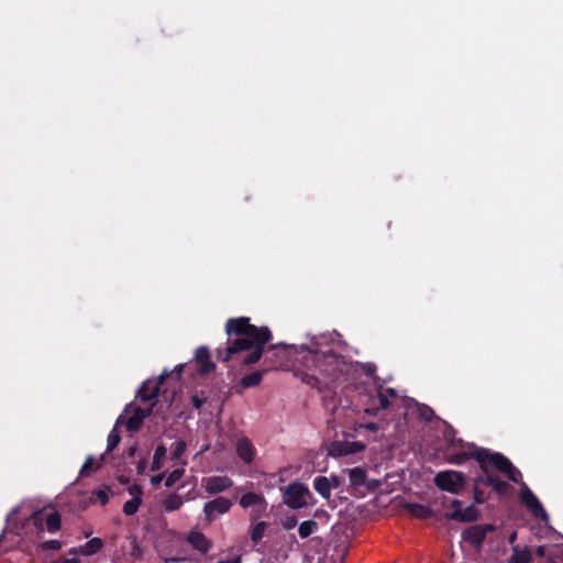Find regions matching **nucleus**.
<instances>
[{
	"instance_id": "473e14b6",
	"label": "nucleus",
	"mask_w": 563,
	"mask_h": 563,
	"mask_svg": "<svg viewBox=\"0 0 563 563\" xmlns=\"http://www.w3.org/2000/svg\"><path fill=\"white\" fill-rule=\"evenodd\" d=\"M120 442V435L117 428H113L108 435V451H112Z\"/></svg>"
},
{
	"instance_id": "2eb2a0df",
	"label": "nucleus",
	"mask_w": 563,
	"mask_h": 563,
	"mask_svg": "<svg viewBox=\"0 0 563 563\" xmlns=\"http://www.w3.org/2000/svg\"><path fill=\"white\" fill-rule=\"evenodd\" d=\"M164 378L163 374L158 379H147L139 390V397L144 401L153 400L158 395L159 385Z\"/></svg>"
},
{
	"instance_id": "4c0bfd02",
	"label": "nucleus",
	"mask_w": 563,
	"mask_h": 563,
	"mask_svg": "<svg viewBox=\"0 0 563 563\" xmlns=\"http://www.w3.org/2000/svg\"><path fill=\"white\" fill-rule=\"evenodd\" d=\"M468 534L472 536L473 541H479L484 537V531L479 528H473L468 531Z\"/></svg>"
},
{
	"instance_id": "a19ab883",
	"label": "nucleus",
	"mask_w": 563,
	"mask_h": 563,
	"mask_svg": "<svg viewBox=\"0 0 563 563\" xmlns=\"http://www.w3.org/2000/svg\"><path fill=\"white\" fill-rule=\"evenodd\" d=\"M362 428H365V429L371 430L373 432L378 430V426L376 423H374V422L365 423V424L360 423L358 427L356 428V430H360Z\"/></svg>"
},
{
	"instance_id": "de8ad7c7",
	"label": "nucleus",
	"mask_w": 563,
	"mask_h": 563,
	"mask_svg": "<svg viewBox=\"0 0 563 563\" xmlns=\"http://www.w3.org/2000/svg\"><path fill=\"white\" fill-rule=\"evenodd\" d=\"M517 539V533L516 532H512L510 536H509V542L510 543H514Z\"/></svg>"
},
{
	"instance_id": "f3484780",
	"label": "nucleus",
	"mask_w": 563,
	"mask_h": 563,
	"mask_svg": "<svg viewBox=\"0 0 563 563\" xmlns=\"http://www.w3.org/2000/svg\"><path fill=\"white\" fill-rule=\"evenodd\" d=\"M365 449V445L362 442L357 441H346L343 443H339L332 448V453L339 456H345L350 454H354L361 452Z\"/></svg>"
},
{
	"instance_id": "f8f14e48",
	"label": "nucleus",
	"mask_w": 563,
	"mask_h": 563,
	"mask_svg": "<svg viewBox=\"0 0 563 563\" xmlns=\"http://www.w3.org/2000/svg\"><path fill=\"white\" fill-rule=\"evenodd\" d=\"M520 499L526 505V507L533 512L534 516L540 517L543 520L548 518L547 512L541 506L540 501L529 488L523 487L521 489Z\"/></svg>"
},
{
	"instance_id": "7c9ffc66",
	"label": "nucleus",
	"mask_w": 563,
	"mask_h": 563,
	"mask_svg": "<svg viewBox=\"0 0 563 563\" xmlns=\"http://www.w3.org/2000/svg\"><path fill=\"white\" fill-rule=\"evenodd\" d=\"M266 530V523L264 521H260L255 523L251 531V538L254 542H258L265 533Z\"/></svg>"
},
{
	"instance_id": "b1692460",
	"label": "nucleus",
	"mask_w": 563,
	"mask_h": 563,
	"mask_svg": "<svg viewBox=\"0 0 563 563\" xmlns=\"http://www.w3.org/2000/svg\"><path fill=\"white\" fill-rule=\"evenodd\" d=\"M184 505V497L178 494L168 495L163 501V508L165 511H175L181 508Z\"/></svg>"
},
{
	"instance_id": "c03bdc74",
	"label": "nucleus",
	"mask_w": 563,
	"mask_h": 563,
	"mask_svg": "<svg viewBox=\"0 0 563 563\" xmlns=\"http://www.w3.org/2000/svg\"><path fill=\"white\" fill-rule=\"evenodd\" d=\"M545 553H547V547H545V545H540V547H538V549H537V554H538L539 556H544V555H545Z\"/></svg>"
},
{
	"instance_id": "9b49d317",
	"label": "nucleus",
	"mask_w": 563,
	"mask_h": 563,
	"mask_svg": "<svg viewBox=\"0 0 563 563\" xmlns=\"http://www.w3.org/2000/svg\"><path fill=\"white\" fill-rule=\"evenodd\" d=\"M201 485L207 494L217 495L229 490L233 486V481L225 475H213L202 478Z\"/></svg>"
},
{
	"instance_id": "37998d69",
	"label": "nucleus",
	"mask_w": 563,
	"mask_h": 563,
	"mask_svg": "<svg viewBox=\"0 0 563 563\" xmlns=\"http://www.w3.org/2000/svg\"><path fill=\"white\" fill-rule=\"evenodd\" d=\"M217 563H241V559L239 556H236V558H231V559H227V560H221Z\"/></svg>"
},
{
	"instance_id": "09e8293b",
	"label": "nucleus",
	"mask_w": 563,
	"mask_h": 563,
	"mask_svg": "<svg viewBox=\"0 0 563 563\" xmlns=\"http://www.w3.org/2000/svg\"><path fill=\"white\" fill-rule=\"evenodd\" d=\"M368 373L372 374L373 367L371 365H367Z\"/></svg>"
},
{
	"instance_id": "1a4fd4ad",
	"label": "nucleus",
	"mask_w": 563,
	"mask_h": 563,
	"mask_svg": "<svg viewBox=\"0 0 563 563\" xmlns=\"http://www.w3.org/2000/svg\"><path fill=\"white\" fill-rule=\"evenodd\" d=\"M446 518L453 519L461 522H471L478 518V510L475 506L470 505L463 508V505L460 500H451L448 512L445 514Z\"/></svg>"
},
{
	"instance_id": "4be33fe9",
	"label": "nucleus",
	"mask_w": 563,
	"mask_h": 563,
	"mask_svg": "<svg viewBox=\"0 0 563 563\" xmlns=\"http://www.w3.org/2000/svg\"><path fill=\"white\" fill-rule=\"evenodd\" d=\"M195 358L197 363H199L201 372H209L212 369L213 364L210 361V355L206 347H199L196 351Z\"/></svg>"
},
{
	"instance_id": "49530a36",
	"label": "nucleus",
	"mask_w": 563,
	"mask_h": 563,
	"mask_svg": "<svg viewBox=\"0 0 563 563\" xmlns=\"http://www.w3.org/2000/svg\"><path fill=\"white\" fill-rule=\"evenodd\" d=\"M192 402H194V406H195L196 408H200V407H201V400H200L197 396H195V397L192 398Z\"/></svg>"
},
{
	"instance_id": "ea45409f",
	"label": "nucleus",
	"mask_w": 563,
	"mask_h": 563,
	"mask_svg": "<svg viewBox=\"0 0 563 563\" xmlns=\"http://www.w3.org/2000/svg\"><path fill=\"white\" fill-rule=\"evenodd\" d=\"M51 563H80V561L77 558H59L55 561H52Z\"/></svg>"
},
{
	"instance_id": "393cba45",
	"label": "nucleus",
	"mask_w": 563,
	"mask_h": 563,
	"mask_svg": "<svg viewBox=\"0 0 563 563\" xmlns=\"http://www.w3.org/2000/svg\"><path fill=\"white\" fill-rule=\"evenodd\" d=\"M165 457H166V448L164 445H158L154 452L151 470L152 471L161 470L164 465Z\"/></svg>"
},
{
	"instance_id": "f257e3e1",
	"label": "nucleus",
	"mask_w": 563,
	"mask_h": 563,
	"mask_svg": "<svg viewBox=\"0 0 563 563\" xmlns=\"http://www.w3.org/2000/svg\"><path fill=\"white\" fill-rule=\"evenodd\" d=\"M228 334L235 335L229 341L223 361H229L233 355H241L240 361L246 365L256 363L262 354L264 345L271 339V332L267 328H256L249 322L247 318L230 319L227 322Z\"/></svg>"
},
{
	"instance_id": "412c9836",
	"label": "nucleus",
	"mask_w": 563,
	"mask_h": 563,
	"mask_svg": "<svg viewBox=\"0 0 563 563\" xmlns=\"http://www.w3.org/2000/svg\"><path fill=\"white\" fill-rule=\"evenodd\" d=\"M404 508L408 511L410 516L419 519H426L432 515V511L429 507L420 504L408 503L404 506Z\"/></svg>"
},
{
	"instance_id": "20e7f679",
	"label": "nucleus",
	"mask_w": 563,
	"mask_h": 563,
	"mask_svg": "<svg viewBox=\"0 0 563 563\" xmlns=\"http://www.w3.org/2000/svg\"><path fill=\"white\" fill-rule=\"evenodd\" d=\"M478 460L482 463L483 468L487 473V484L490 485L499 494H505L507 492L508 484L500 481L497 476L489 474L487 471L488 467H495L498 471L505 473L511 481L518 482L520 473L501 454L485 451L478 454Z\"/></svg>"
},
{
	"instance_id": "e433bc0d",
	"label": "nucleus",
	"mask_w": 563,
	"mask_h": 563,
	"mask_svg": "<svg viewBox=\"0 0 563 563\" xmlns=\"http://www.w3.org/2000/svg\"><path fill=\"white\" fill-rule=\"evenodd\" d=\"M282 526L286 529V530H291L294 529L296 526H297V519L295 517H289V518H286L282 521Z\"/></svg>"
},
{
	"instance_id": "72a5a7b5",
	"label": "nucleus",
	"mask_w": 563,
	"mask_h": 563,
	"mask_svg": "<svg viewBox=\"0 0 563 563\" xmlns=\"http://www.w3.org/2000/svg\"><path fill=\"white\" fill-rule=\"evenodd\" d=\"M186 450V443L183 440L177 441L176 446L172 453L173 460H179Z\"/></svg>"
},
{
	"instance_id": "dca6fc26",
	"label": "nucleus",
	"mask_w": 563,
	"mask_h": 563,
	"mask_svg": "<svg viewBox=\"0 0 563 563\" xmlns=\"http://www.w3.org/2000/svg\"><path fill=\"white\" fill-rule=\"evenodd\" d=\"M235 451L238 456L245 463L251 464L255 457L256 451L250 440L242 438L236 441Z\"/></svg>"
},
{
	"instance_id": "c85d7f7f",
	"label": "nucleus",
	"mask_w": 563,
	"mask_h": 563,
	"mask_svg": "<svg viewBox=\"0 0 563 563\" xmlns=\"http://www.w3.org/2000/svg\"><path fill=\"white\" fill-rule=\"evenodd\" d=\"M408 405L410 408H415L422 419H424V420L431 419V417L433 415L431 408H429L427 406L419 405L413 400H409Z\"/></svg>"
},
{
	"instance_id": "ddd939ff",
	"label": "nucleus",
	"mask_w": 563,
	"mask_h": 563,
	"mask_svg": "<svg viewBox=\"0 0 563 563\" xmlns=\"http://www.w3.org/2000/svg\"><path fill=\"white\" fill-rule=\"evenodd\" d=\"M103 547V542L100 538H93L87 541L85 544L75 547L68 550L69 555H82L91 556L98 553Z\"/></svg>"
},
{
	"instance_id": "58836bf2",
	"label": "nucleus",
	"mask_w": 563,
	"mask_h": 563,
	"mask_svg": "<svg viewBox=\"0 0 563 563\" xmlns=\"http://www.w3.org/2000/svg\"><path fill=\"white\" fill-rule=\"evenodd\" d=\"M465 459H466L465 454H455V455H451L449 457V461L453 464H461L465 461Z\"/></svg>"
},
{
	"instance_id": "2f4dec72",
	"label": "nucleus",
	"mask_w": 563,
	"mask_h": 563,
	"mask_svg": "<svg viewBox=\"0 0 563 563\" xmlns=\"http://www.w3.org/2000/svg\"><path fill=\"white\" fill-rule=\"evenodd\" d=\"M185 470L183 467H178L174 470L166 478L165 485L167 487H170L175 485L183 476H184Z\"/></svg>"
},
{
	"instance_id": "7ed1b4c3",
	"label": "nucleus",
	"mask_w": 563,
	"mask_h": 563,
	"mask_svg": "<svg viewBox=\"0 0 563 563\" xmlns=\"http://www.w3.org/2000/svg\"><path fill=\"white\" fill-rule=\"evenodd\" d=\"M30 518L33 519V523L38 530L46 529L49 532H55L60 528V517L56 511L46 514L43 510H35L31 503H22L14 508L8 515L7 521L18 532L24 528L25 521Z\"/></svg>"
},
{
	"instance_id": "a878e982",
	"label": "nucleus",
	"mask_w": 563,
	"mask_h": 563,
	"mask_svg": "<svg viewBox=\"0 0 563 563\" xmlns=\"http://www.w3.org/2000/svg\"><path fill=\"white\" fill-rule=\"evenodd\" d=\"M100 465H101V457L95 459L93 456H89L86 460V462L84 463V465L81 466L80 475L88 476L92 472L97 471L100 467Z\"/></svg>"
},
{
	"instance_id": "aec40b11",
	"label": "nucleus",
	"mask_w": 563,
	"mask_h": 563,
	"mask_svg": "<svg viewBox=\"0 0 563 563\" xmlns=\"http://www.w3.org/2000/svg\"><path fill=\"white\" fill-rule=\"evenodd\" d=\"M532 561V553L527 547H519L514 545L512 547V553L509 558V563H531Z\"/></svg>"
},
{
	"instance_id": "5701e85b",
	"label": "nucleus",
	"mask_w": 563,
	"mask_h": 563,
	"mask_svg": "<svg viewBox=\"0 0 563 563\" xmlns=\"http://www.w3.org/2000/svg\"><path fill=\"white\" fill-rule=\"evenodd\" d=\"M313 487L323 498H329L331 496V484L329 478L324 476L316 477L313 479Z\"/></svg>"
},
{
	"instance_id": "79ce46f5",
	"label": "nucleus",
	"mask_w": 563,
	"mask_h": 563,
	"mask_svg": "<svg viewBox=\"0 0 563 563\" xmlns=\"http://www.w3.org/2000/svg\"><path fill=\"white\" fill-rule=\"evenodd\" d=\"M164 478V474H158L152 477L151 482L154 486H157Z\"/></svg>"
},
{
	"instance_id": "6ab92c4d",
	"label": "nucleus",
	"mask_w": 563,
	"mask_h": 563,
	"mask_svg": "<svg viewBox=\"0 0 563 563\" xmlns=\"http://www.w3.org/2000/svg\"><path fill=\"white\" fill-rule=\"evenodd\" d=\"M188 542L201 553H206L210 549V541L201 532H190L187 537Z\"/></svg>"
},
{
	"instance_id": "f03ea898",
	"label": "nucleus",
	"mask_w": 563,
	"mask_h": 563,
	"mask_svg": "<svg viewBox=\"0 0 563 563\" xmlns=\"http://www.w3.org/2000/svg\"><path fill=\"white\" fill-rule=\"evenodd\" d=\"M340 343L325 335H321L307 347H301L299 354L305 367L313 374L321 376H335L346 369L347 364L338 355Z\"/></svg>"
},
{
	"instance_id": "c756f323",
	"label": "nucleus",
	"mask_w": 563,
	"mask_h": 563,
	"mask_svg": "<svg viewBox=\"0 0 563 563\" xmlns=\"http://www.w3.org/2000/svg\"><path fill=\"white\" fill-rule=\"evenodd\" d=\"M262 376V372H254L250 375L244 376L241 383L244 387H253L261 383Z\"/></svg>"
},
{
	"instance_id": "39448f33",
	"label": "nucleus",
	"mask_w": 563,
	"mask_h": 563,
	"mask_svg": "<svg viewBox=\"0 0 563 563\" xmlns=\"http://www.w3.org/2000/svg\"><path fill=\"white\" fill-rule=\"evenodd\" d=\"M375 393V395L369 396L368 400L364 402V411L372 416H376L379 409L388 408L394 400L398 398L396 391L391 388L379 386Z\"/></svg>"
},
{
	"instance_id": "a18cd8bd",
	"label": "nucleus",
	"mask_w": 563,
	"mask_h": 563,
	"mask_svg": "<svg viewBox=\"0 0 563 563\" xmlns=\"http://www.w3.org/2000/svg\"><path fill=\"white\" fill-rule=\"evenodd\" d=\"M145 468H146L145 462H140L139 465H137L139 473H144Z\"/></svg>"
},
{
	"instance_id": "c9c22d12",
	"label": "nucleus",
	"mask_w": 563,
	"mask_h": 563,
	"mask_svg": "<svg viewBox=\"0 0 563 563\" xmlns=\"http://www.w3.org/2000/svg\"><path fill=\"white\" fill-rule=\"evenodd\" d=\"M42 547L44 549H49V550H59V549H62L63 544L58 540H49V541H46L45 543H43Z\"/></svg>"
},
{
	"instance_id": "0eeeda50",
	"label": "nucleus",
	"mask_w": 563,
	"mask_h": 563,
	"mask_svg": "<svg viewBox=\"0 0 563 563\" xmlns=\"http://www.w3.org/2000/svg\"><path fill=\"white\" fill-rule=\"evenodd\" d=\"M310 492L301 483L289 484L284 492V503L292 509H299L308 505Z\"/></svg>"
},
{
	"instance_id": "bb28decb",
	"label": "nucleus",
	"mask_w": 563,
	"mask_h": 563,
	"mask_svg": "<svg viewBox=\"0 0 563 563\" xmlns=\"http://www.w3.org/2000/svg\"><path fill=\"white\" fill-rule=\"evenodd\" d=\"M349 479L352 485L361 486L365 482V472L360 467L349 470Z\"/></svg>"
},
{
	"instance_id": "a211bd4d",
	"label": "nucleus",
	"mask_w": 563,
	"mask_h": 563,
	"mask_svg": "<svg viewBox=\"0 0 563 563\" xmlns=\"http://www.w3.org/2000/svg\"><path fill=\"white\" fill-rule=\"evenodd\" d=\"M150 413V408H134L132 415L126 419L125 426L130 431H137L144 420Z\"/></svg>"
},
{
	"instance_id": "f704fd0d",
	"label": "nucleus",
	"mask_w": 563,
	"mask_h": 563,
	"mask_svg": "<svg viewBox=\"0 0 563 563\" xmlns=\"http://www.w3.org/2000/svg\"><path fill=\"white\" fill-rule=\"evenodd\" d=\"M93 501H99L101 505H106L109 500V494L107 489H100L93 494Z\"/></svg>"
},
{
	"instance_id": "4468645a",
	"label": "nucleus",
	"mask_w": 563,
	"mask_h": 563,
	"mask_svg": "<svg viewBox=\"0 0 563 563\" xmlns=\"http://www.w3.org/2000/svg\"><path fill=\"white\" fill-rule=\"evenodd\" d=\"M129 494L131 499L126 500L123 505V512L126 516L134 515L142 504V489L139 485H132L129 487Z\"/></svg>"
},
{
	"instance_id": "6e6552de",
	"label": "nucleus",
	"mask_w": 563,
	"mask_h": 563,
	"mask_svg": "<svg viewBox=\"0 0 563 563\" xmlns=\"http://www.w3.org/2000/svg\"><path fill=\"white\" fill-rule=\"evenodd\" d=\"M232 506L233 503L229 498L223 496L207 501L203 505L202 509L206 521L210 523L213 520H216L219 516L228 514Z\"/></svg>"
},
{
	"instance_id": "9d476101",
	"label": "nucleus",
	"mask_w": 563,
	"mask_h": 563,
	"mask_svg": "<svg viewBox=\"0 0 563 563\" xmlns=\"http://www.w3.org/2000/svg\"><path fill=\"white\" fill-rule=\"evenodd\" d=\"M243 509L252 508V517H260L267 508V501L264 496L254 492L245 493L239 500Z\"/></svg>"
},
{
	"instance_id": "cd10ccee",
	"label": "nucleus",
	"mask_w": 563,
	"mask_h": 563,
	"mask_svg": "<svg viewBox=\"0 0 563 563\" xmlns=\"http://www.w3.org/2000/svg\"><path fill=\"white\" fill-rule=\"evenodd\" d=\"M318 528V523L314 520H307L300 523L298 532L301 538H307L312 534Z\"/></svg>"
},
{
	"instance_id": "423d86ee",
	"label": "nucleus",
	"mask_w": 563,
	"mask_h": 563,
	"mask_svg": "<svg viewBox=\"0 0 563 563\" xmlns=\"http://www.w3.org/2000/svg\"><path fill=\"white\" fill-rule=\"evenodd\" d=\"M435 485L451 494H460L466 484L465 476L456 471H443L435 475Z\"/></svg>"
}]
</instances>
